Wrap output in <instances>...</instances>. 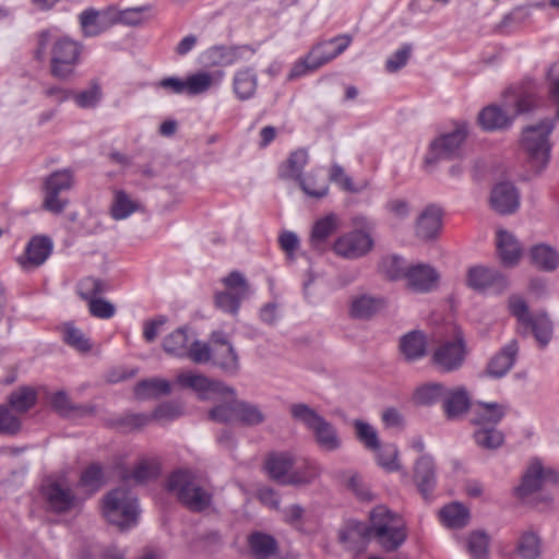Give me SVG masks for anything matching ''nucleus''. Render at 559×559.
Instances as JSON below:
<instances>
[{
  "label": "nucleus",
  "instance_id": "obj_5",
  "mask_svg": "<svg viewBox=\"0 0 559 559\" xmlns=\"http://www.w3.org/2000/svg\"><path fill=\"white\" fill-rule=\"evenodd\" d=\"M555 126V119L546 118L536 124L526 127L522 132L521 145L530 167L535 173L544 170L549 163L552 146L549 135Z\"/></svg>",
  "mask_w": 559,
  "mask_h": 559
},
{
  "label": "nucleus",
  "instance_id": "obj_9",
  "mask_svg": "<svg viewBox=\"0 0 559 559\" xmlns=\"http://www.w3.org/2000/svg\"><path fill=\"white\" fill-rule=\"evenodd\" d=\"M467 134V123L462 121L457 122L451 132L442 133L433 139L425 157V164L429 166L442 159L461 157Z\"/></svg>",
  "mask_w": 559,
  "mask_h": 559
},
{
  "label": "nucleus",
  "instance_id": "obj_39",
  "mask_svg": "<svg viewBox=\"0 0 559 559\" xmlns=\"http://www.w3.org/2000/svg\"><path fill=\"white\" fill-rule=\"evenodd\" d=\"M163 349L175 357L185 358L188 353L190 341L187 329L178 328L163 340Z\"/></svg>",
  "mask_w": 559,
  "mask_h": 559
},
{
  "label": "nucleus",
  "instance_id": "obj_30",
  "mask_svg": "<svg viewBox=\"0 0 559 559\" xmlns=\"http://www.w3.org/2000/svg\"><path fill=\"white\" fill-rule=\"evenodd\" d=\"M225 73L222 70L214 72L199 71L186 79V93L194 96L207 92L213 85L221 84Z\"/></svg>",
  "mask_w": 559,
  "mask_h": 559
},
{
  "label": "nucleus",
  "instance_id": "obj_31",
  "mask_svg": "<svg viewBox=\"0 0 559 559\" xmlns=\"http://www.w3.org/2000/svg\"><path fill=\"white\" fill-rule=\"evenodd\" d=\"M441 228V211L436 205L427 206L419 215L416 235L424 240L435 238Z\"/></svg>",
  "mask_w": 559,
  "mask_h": 559
},
{
  "label": "nucleus",
  "instance_id": "obj_35",
  "mask_svg": "<svg viewBox=\"0 0 559 559\" xmlns=\"http://www.w3.org/2000/svg\"><path fill=\"white\" fill-rule=\"evenodd\" d=\"M214 396L224 397L225 400L210 409L209 418L219 424L236 423V403L238 402L236 393L214 394Z\"/></svg>",
  "mask_w": 559,
  "mask_h": 559
},
{
  "label": "nucleus",
  "instance_id": "obj_43",
  "mask_svg": "<svg viewBox=\"0 0 559 559\" xmlns=\"http://www.w3.org/2000/svg\"><path fill=\"white\" fill-rule=\"evenodd\" d=\"M475 443L485 450H497L504 442V435L496 427L477 426L473 433Z\"/></svg>",
  "mask_w": 559,
  "mask_h": 559
},
{
  "label": "nucleus",
  "instance_id": "obj_19",
  "mask_svg": "<svg viewBox=\"0 0 559 559\" xmlns=\"http://www.w3.org/2000/svg\"><path fill=\"white\" fill-rule=\"evenodd\" d=\"M353 37L347 34L337 35L314 45L309 51L310 67L319 69L342 55L352 44Z\"/></svg>",
  "mask_w": 559,
  "mask_h": 559
},
{
  "label": "nucleus",
  "instance_id": "obj_17",
  "mask_svg": "<svg viewBox=\"0 0 559 559\" xmlns=\"http://www.w3.org/2000/svg\"><path fill=\"white\" fill-rule=\"evenodd\" d=\"M373 240L362 230H352L341 235L333 243L334 252L345 259H359L371 251Z\"/></svg>",
  "mask_w": 559,
  "mask_h": 559
},
{
  "label": "nucleus",
  "instance_id": "obj_45",
  "mask_svg": "<svg viewBox=\"0 0 559 559\" xmlns=\"http://www.w3.org/2000/svg\"><path fill=\"white\" fill-rule=\"evenodd\" d=\"M532 263L544 271H554L559 264V254L549 246L537 245L531 250Z\"/></svg>",
  "mask_w": 559,
  "mask_h": 559
},
{
  "label": "nucleus",
  "instance_id": "obj_33",
  "mask_svg": "<svg viewBox=\"0 0 559 559\" xmlns=\"http://www.w3.org/2000/svg\"><path fill=\"white\" fill-rule=\"evenodd\" d=\"M258 87V75L253 68L247 67L236 71L233 79V90L240 100L251 99Z\"/></svg>",
  "mask_w": 559,
  "mask_h": 559
},
{
  "label": "nucleus",
  "instance_id": "obj_51",
  "mask_svg": "<svg viewBox=\"0 0 559 559\" xmlns=\"http://www.w3.org/2000/svg\"><path fill=\"white\" fill-rule=\"evenodd\" d=\"M516 552L523 559H536L540 555V538L533 531L524 532L518 542Z\"/></svg>",
  "mask_w": 559,
  "mask_h": 559
},
{
  "label": "nucleus",
  "instance_id": "obj_24",
  "mask_svg": "<svg viewBox=\"0 0 559 559\" xmlns=\"http://www.w3.org/2000/svg\"><path fill=\"white\" fill-rule=\"evenodd\" d=\"M467 285L475 290L493 288L497 292H501L508 286V280L497 270L474 266L468 270Z\"/></svg>",
  "mask_w": 559,
  "mask_h": 559
},
{
  "label": "nucleus",
  "instance_id": "obj_22",
  "mask_svg": "<svg viewBox=\"0 0 559 559\" xmlns=\"http://www.w3.org/2000/svg\"><path fill=\"white\" fill-rule=\"evenodd\" d=\"M43 495L49 509L57 513L68 512L81 503V499L69 487L57 481L44 485Z\"/></svg>",
  "mask_w": 559,
  "mask_h": 559
},
{
  "label": "nucleus",
  "instance_id": "obj_56",
  "mask_svg": "<svg viewBox=\"0 0 559 559\" xmlns=\"http://www.w3.org/2000/svg\"><path fill=\"white\" fill-rule=\"evenodd\" d=\"M104 481L103 468L99 464L93 463L81 474L79 486L87 488L90 493L97 491Z\"/></svg>",
  "mask_w": 559,
  "mask_h": 559
},
{
  "label": "nucleus",
  "instance_id": "obj_49",
  "mask_svg": "<svg viewBox=\"0 0 559 559\" xmlns=\"http://www.w3.org/2000/svg\"><path fill=\"white\" fill-rule=\"evenodd\" d=\"M408 267L405 260L397 254L383 257L380 262V271L392 281L405 280Z\"/></svg>",
  "mask_w": 559,
  "mask_h": 559
},
{
  "label": "nucleus",
  "instance_id": "obj_59",
  "mask_svg": "<svg viewBox=\"0 0 559 559\" xmlns=\"http://www.w3.org/2000/svg\"><path fill=\"white\" fill-rule=\"evenodd\" d=\"M63 341L81 352H88L92 348L90 340L84 333L72 324H66L63 330Z\"/></svg>",
  "mask_w": 559,
  "mask_h": 559
},
{
  "label": "nucleus",
  "instance_id": "obj_40",
  "mask_svg": "<svg viewBox=\"0 0 559 559\" xmlns=\"http://www.w3.org/2000/svg\"><path fill=\"white\" fill-rule=\"evenodd\" d=\"M205 64L216 66H230L240 59L237 48H228L225 46H214L205 50L202 55Z\"/></svg>",
  "mask_w": 559,
  "mask_h": 559
},
{
  "label": "nucleus",
  "instance_id": "obj_41",
  "mask_svg": "<svg viewBox=\"0 0 559 559\" xmlns=\"http://www.w3.org/2000/svg\"><path fill=\"white\" fill-rule=\"evenodd\" d=\"M248 544L253 556L260 559L271 557L277 551V542L275 538L262 532L250 534Z\"/></svg>",
  "mask_w": 559,
  "mask_h": 559
},
{
  "label": "nucleus",
  "instance_id": "obj_18",
  "mask_svg": "<svg viewBox=\"0 0 559 559\" xmlns=\"http://www.w3.org/2000/svg\"><path fill=\"white\" fill-rule=\"evenodd\" d=\"M466 357V347L462 337L447 341L439 345L432 355V364L441 372H453L459 370Z\"/></svg>",
  "mask_w": 559,
  "mask_h": 559
},
{
  "label": "nucleus",
  "instance_id": "obj_15",
  "mask_svg": "<svg viewBox=\"0 0 559 559\" xmlns=\"http://www.w3.org/2000/svg\"><path fill=\"white\" fill-rule=\"evenodd\" d=\"M176 382L182 388L195 391L201 400H212L214 394H234V389L224 382L190 371L179 373Z\"/></svg>",
  "mask_w": 559,
  "mask_h": 559
},
{
  "label": "nucleus",
  "instance_id": "obj_55",
  "mask_svg": "<svg viewBox=\"0 0 559 559\" xmlns=\"http://www.w3.org/2000/svg\"><path fill=\"white\" fill-rule=\"evenodd\" d=\"M489 536L484 531H475L467 538V549L473 559H487Z\"/></svg>",
  "mask_w": 559,
  "mask_h": 559
},
{
  "label": "nucleus",
  "instance_id": "obj_50",
  "mask_svg": "<svg viewBox=\"0 0 559 559\" xmlns=\"http://www.w3.org/2000/svg\"><path fill=\"white\" fill-rule=\"evenodd\" d=\"M525 328H531L536 341L545 346L549 343L552 336V324L546 314L533 316L528 322L524 324Z\"/></svg>",
  "mask_w": 559,
  "mask_h": 559
},
{
  "label": "nucleus",
  "instance_id": "obj_37",
  "mask_svg": "<svg viewBox=\"0 0 559 559\" xmlns=\"http://www.w3.org/2000/svg\"><path fill=\"white\" fill-rule=\"evenodd\" d=\"M158 475V466L155 462L142 459L140 460L131 471L126 469L122 473V480L126 484H144Z\"/></svg>",
  "mask_w": 559,
  "mask_h": 559
},
{
  "label": "nucleus",
  "instance_id": "obj_36",
  "mask_svg": "<svg viewBox=\"0 0 559 559\" xmlns=\"http://www.w3.org/2000/svg\"><path fill=\"white\" fill-rule=\"evenodd\" d=\"M400 348L406 360H418L426 354V337L419 331H412L401 338Z\"/></svg>",
  "mask_w": 559,
  "mask_h": 559
},
{
  "label": "nucleus",
  "instance_id": "obj_52",
  "mask_svg": "<svg viewBox=\"0 0 559 559\" xmlns=\"http://www.w3.org/2000/svg\"><path fill=\"white\" fill-rule=\"evenodd\" d=\"M379 466L388 472H395L400 468L399 450L393 443H379V448L373 451Z\"/></svg>",
  "mask_w": 559,
  "mask_h": 559
},
{
  "label": "nucleus",
  "instance_id": "obj_4",
  "mask_svg": "<svg viewBox=\"0 0 559 559\" xmlns=\"http://www.w3.org/2000/svg\"><path fill=\"white\" fill-rule=\"evenodd\" d=\"M168 491L176 495L178 500L188 509L201 512L212 502V493L203 480L194 472L187 468L174 471L167 479Z\"/></svg>",
  "mask_w": 559,
  "mask_h": 559
},
{
  "label": "nucleus",
  "instance_id": "obj_7",
  "mask_svg": "<svg viewBox=\"0 0 559 559\" xmlns=\"http://www.w3.org/2000/svg\"><path fill=\"white\" fill-rule=\"evenodd\" d=\"M103 513L109 523L121 531L129 530L138 523V499L129 489L118 487L104 498Z\"/></svg>",
  "mask_w": 559,
  "mask_h": 559
},
{
  "label": "nucleus",
  "instance_id": "obj_26",
  "mask_svg": "<svg viewBox=\"0 0 559 559\" xmlns=\"http://www.w3.org/2000/svg\"><path fill=\"white\" fill-rule=\"evenodd\" d=\"M414 481L418 491L427 500L437 483L436 466L430 455H423L417 460L414 468Z\"/></svg>",
  "mask_w": 559,
  "mask_h": 559
},
{
  "label": "nucleus",
  "instance_id": "obj_48",
  "mask_svg": "<svg viewBox=\"0 0 559 559\" xmlns=\"http://www.w3.org/2000/svg\"><path fill=\"white\" fill-rule=\"evenodd\" d=\"M236 409V423L241 425L255 426L265 419L263 412L254 404L238 400Z\"/></svg>",
  "mask_w": 559,
  "mask_h": 559
},
{
  "label": "nucleus",
  "instance_id": "obj_14",
  "mask_svg": "<svg viewBox=\"0 0 559 559\" xmlns=\"http://www.w3.org/2000/svg\"><path fill=\"white\" fill-rule=\"evenodd\" d=\"M213 344V365L228 376H236L240 370L239 356L224 331L211 334Z\"/></svg>",
  "mask_w": 559,
  "mask_h": 559
},
{
  "label": "nucleus",
  "instance_id": "obj_61",
  "mask_svg": "<svg viewBox=\"0 0 559 559\" xmlns=\"http://www.w3.org/2000/svg\"><path fill=\"white\" fill-rule=\"evenodd\" d=\"M329 178L332 182L337 185L342 190L346 192L356 193L359 191L354 186L353 179L348 175H346L344 168L337 163H333L331 165Z\"/></svg>",
  "mask_w": 559,
  "mask_h": 559
},
{
  "label": "nucleus",
  "instance_id": "obj_44",
  "mask_svg": "<svg viewBox=\"0 0 559 559\" xmlns=\"http://www.w3.org/2000/svg\"><path fill=\"white\" fill-rule=\"evenodd\" d=\"M139 207V204L133 201L130 195L123 190H117L114 193V199L110 206V215L116 221L128 218Z\"/></svg>",
  "mask_w": 559,
  "mask_h": 559
},
{
  "label": "nucleus",
  "instance_id": "obj_21",
  "mask_svg": "<svg viewBox=\"0 0 559 559\" xmlns=\"http://www.w3.org/2000/svg\"><path fill=\"white\" fill-rule=\"evenodd\" d=\"M116 22L110 10H96L94 8H87L79 14V24L83 37H96L108 28H110Z\"/></svg>",
  "mask_w": 559,
  "mask_h": 559
},
{
  "label": "nucleus",
  "instance_id": "obj_25",
  "mask_svg": "<svg viewBox=\"0 0 559 559\" xmlns=\"http://www.w3.org/2000/svg\"><path fill=\"white\" fill-rule=\"evenodd\" d=\"M492 209L502 215L514 213L520 206V194L518 189L510 182L497 183L490 194Z\"/></svg>",
  "mask_w": 559,
  "mask_h": 559
},
{
  "label": "nucleus",
  "instance_id": "obj_28",
  "mask_svg": "<svg viewBox=\"0 0 559 559\" xmlns=\"http://www.w3.org/2000/svg\"><path fill=\"white\" fill-rule=\"evenodd\" d=\"M497 249L504 266H514L519 263L522 255V247L511 233L504 229L498 230Z\"/></svg>",
  "mask_w": 559,
  "mask_h": 559
},
{
  "label": "nucleus",
  "instance_id": "obj_32",
  "mask_svg": "<svg viewBox=\"0 0 559 559\" xmlns=\"http://www.w3.org/2000/svg\"><path fill=\"white\" fill-rule=\"evenodd\" d=\"M337 228L338 219L333 213L318 219L312 227L310 236L311 247L318 251L324 250L328 239L337 230Z\"/></svg>",
  "mask_w": 559,
  "mask_h": 559
},
{
  "label": "nucleus",
  "instance_id": "obj_16",
  "mask_svg": "<svg viewBox=\"0 0 559 559\" xmlns=\"http://www.w3.org/2000/svg\"><path fill=\"white\" fill-rule=\"evenodd\" d=\"M176 382L182 388L195 391L201 400H212L214 394H234V389L224 382L190 371L179 373Z\"/></svg>",
  "mask_w": 559,
  "mask_h": 559
},
{
  "label": "nucleus",
  "instance_id": "obj_12",
  "mask_svg": "<svg viewBox=\"0 0 559 559\" xmlns=\"http://www.w3.org/2000/svg\"><path fill=\"white\" fill-rule=\"evenodd\" d=\"M293 465L294 459L287 452L271 454L265 463L270 477L283 485H306L316 479L317 471L313 466L309 467L306 476H300V473H288Z\"/></svg>",
  "mask_w": 559,
  "mask_h": 559
},
{
  "label": "nucleus",
  "instance_id": "obj_46",
  "mask_svg": "<svg viewBox=\"0 0 559 559\" xmlns=\"http://www.w3.org/2000/svg\"><path fill=\"white\" fill-rule=\"evenodd\" d=\"M447 386L440 382H429L419 388L414 393V401L419 405H432L444 399Z\"/></svg>",
  "mask_w": 559,
  "mask_h": 559
},
{
  "label": "nucleus",
  "instance_id": "obj_57",
  "mask_svg": "<svg viewBox=\"0 0 559 559\" xmlns=\"http://www.w3.org/2000/svg\"><path fill=\"white\" fill-rule=\"evenodd\" d=\"M185 358H189L194 364H206L209 361L213 364V344L194 340L190 343Z\"/></svg>",
  "mask_w": 559,
  "mask_h": 559
},
{
  "label": "nucleus",
  "instance_id": "obj_11",
  "mask_svg": "<svg viewBox=\"0 0 559 559\" xmlns=\"http://www.w3.org/2000/svg\"><path fill=\"white\" fill-rule=\"evenodd\" d=\"M73 185L74 175L69 168L56 170L50 174L44 183V209L55 214L62 213L68 205V200L61 199L59 194L69 191Z\"/></svg>",
  "mask_w": 559,
  "mask_h": 559
},
{
  "label": "nucleus",
  "instance_id": "obj_1",
  "mask_svg": "<svg viewBox=\"0 0 559 559\" xmlns=\"http://www.w3.org/2000/svg\"><path fill=\"white\" fill-rule=\"evenodd\" d=\"M84 45L55 29H43L35 36L34 59L43 62L49 59L50 74L58 80H68L81 63Z\"/></svg>",
  "mask_w": 559,
  "mask_h": 559
},
{
  "label": "nucleus",
  "instance_id": "obj_47",
  "mask_svg": "<svg viewBox=\"0 0 559 559\" xmlns=\"http://www.w3.org/2000/svg\"><path fill=\"white\" fill-rule=\"evenodd\" d=\"M440 516L447 526L461 528L467 524L469 512L463 504L455 502L442 508Z\"/></svg>",
  "mask_w": 559,
  "mask_h": 559
},
{
  "label": "nucleus",
  "instance_id": "obj_53",
  "mask_svg": "<svg viewBox=\"0 0 559 559\" xmlns=\"http://www.w3.org/2000/svg\"><path fill=\"white\" fill-rule=\"evenodd\" d=\"M36 392L29 386L14 390L9 396L10 406L17 413H25L34 406Z\"/></svg>",
  "mask_w": 559,
  "mask_h": 559
},
{
  "label": "nucleus",
  "instance_id": "obj_6",
  "mask_svg": "<svg viewBox=\"0 0 559 559\" xmlns=\"http://www.w3.org/2000/svg\"><path fill=\"white\" fill-rule=\"evenodd\" d=\"M294 420L302 424L313 435L320 449L329 452L342 447V439L333 424L305 403H295L289 407Z\"/></svg>",
  "mask_w": 559,
  "mask_h": 559
},
{
  "label": "nucleus",
  "instance_id": "obj_54",
  "mask_svg": "<svg viewBox=\"0 0 559 559\" xmlns=\"http://www.w3.org/2000/svg\"><path fill=\"white\" fill-rule=\"evenodd\" d=\"M357 439L367 450L376 451L379 448V437L377 430L368 423L356 419L353 423Z\"/></svg>",
  "mask_w": 559,
  "mask_h": 559
},
{
  "label": "nucleus",
  "instance_id": "obj_23",
  "mask_svg": "<svg viewBox=\"0 0 559 559\" xmlns=\"http://www.w3.org/2000/svg\"><path fill=\"white\" fill-rule=\"evenodd\" d=\"M406 286L411 290L418 294H426L433 290L438 286V272L425 263L409 265L406 276Z\"/></svg>",
  "mask_w": 559,
  "mask_h": 559
},
{
  "label": "nucleus",
  "instance_id": "obj_63",
  "mask_svg": "<svg viewBox=\"0 0 559 559\" xmlns=\"http://www.w3.org/2000/svg\"><path fill=\"white\" fill-rule=\"evenodd\" d=\"M412 53V45L403 44L391 57L385 61V70L390 73L396 72L406 66Z\"/></svg>",
  "mask_w": 559,
  "mask_h": 559
},
{
  "label": "nucleus",
  "instance_id": "obj_38",
  "mask_svg": "<svg viewBox=\"0 0 559 559\" xmlns=\"http://www.w3.org/2000/svg\"><path fill=\"white\" fill-rule=\"evenodd\" d=\"M171 391L170 383L162 378H150L140 381L134 388V394L139 400H147L160 395H167Z\"/></svg>",
  "mask_w": 559,
  "mask_h": 559
},
{
  "label": "nucleus",
  "instance_id": "obj_34",
  "mask_svg": "<svg viewBox=\"0 0 559 559\" xmlns=\"http://www.w3.org/2000/svg\"><path fill=\"white\" fill-rule=\"evenodd\" d=\"M384 306L382 298L362 294L353 298L349 314L354 319L367 320L374 316Z\"/></svg>",
  "mask_w": 559,
  "mask_h": 559
},
{
  "label": "nucleus",
  "instance_id": "obj_42",
  "mask_svg": "<svg viewBox=\"0 0 559 559\" xmlns=\"http://www.w3.org/2000/svg\"><path fill=\"white\" fill-rule=\"evenodd\" d=\"M478 406L479 411L473 419L476 426L496 427L506 415L504 407L498 403L478 402Z\"/></svg>",
  "mask_w": 559,
  "mask_h": 559
},
{
  "label": "nucleus",
  "instance_id": "obj_62",
  "mask_svg": "<svg viewBox=\"0 0 559 559\" xmlns=\"http://www.w3.org/2000/svg\"><path fill=\"white\" fill-rule=\"evenodd\" d=\"M183 414L182 406L177 402H165L159 404L151 414L152 419L170 421Z\"/></svg>",
  "mask_w": 559,
  "mask_h": 559
},
{
  "label": "nucleus",
  "instance_id": "obj_20",
  "mask_svg": "<svg viewBox=\"0 0 559 559\" xmlns=\"http://www.w3.org/2000/svg\"><path fill=\"white\" fill-rule=\"evenodd\" d=\"M518 353V342L515 340L510 341L488 360L480 377L490 379L503 378L514 366Z\"/></svg>",
  "mask_w": 559,
  "mask_h": 559
},
{
  "label": "nucleus",
  "instance_id": "obj_29",
  "mask_svg": "<svg viewBox=\"0 0 559 559\" xmlns=\"http://www.w3.org/2000/svg\"><path fill=\"white\" fill-rule=\"evenodd\" d=\"M52 252V241L50 238L41 236L34 237L27 245L25 259L22 265L25 269L37 267L41 265Z\"/></svg>",
  "mask_w": 559,
  "mask_h": 559
},
{
  "label": "nucleus",
  "instance_id": "obj_8",
  "mask_svg": "<svg viewBox=\"0 0 559 559\" xmlns=\"http://www.w3.org/2000/svg\"><path fill=\"white\" fill-rule=\"evenodd\" d=\"M309 155L307 150L298 148L289 154L287 159L278 166V177L283 180L297 181L300 189L309 197L321 199L329 192L328 183H322L318 188L310 186V179L313 178V171H310L306 177L302 176V170L308 164Z\"/></svg>",
  "mask_w": 559,
  "mask_h": 559
},
{
  "label": "nucleus",
  "instance_id": "obj_13",
  "mask_svg": "<svg viewBox=\"0 0 559 559\" xmlns=\"http://www.w3.org/2000/svg\"><path fill=\"white\" fill-rule=\"evenodd\" d=\"M559 474L551 467H544L538 460H534L528 465L522 477L521 484L514 489V493L520 499H525L536 491L540 490L547 484H557Z\"/></svg>",
  "mask_w": 559,
  "mask_h": 559
},
{
  "label": "nucleus",
  "instance_id": "obj_2",
  "mask_svg": "<svg viewBox=\"0 0 559 559\" xmlns=\"http://www.w3.org/2000/svg\"><path fill=\"white\" fill-rule=\"evenodd\" d=\"M367 526L360 522H348L338 534L341 543L350 546L361 537H372L385 550L397 549L406 539L405 524L397 514L384 506L376 507Z\"/></svg>",
  "mask_w": 559,
  "mask_h": 559
},
{
  "label": "nucleus",
  "instance_id": "obj_64",
  "mask_svg": "<svg viewBox=\"0 0 559 559\" xmlns=\"http://www.w3.org/2000/svg\"><path fill=\"white\" fill-rule=\"evenodd\" d=\"M21 429V420L7 406L0 405V433L15 435Z\"/></svg>",
  "mask_w": 559,
  "mask_h": 559
},
{
  "label": "nucleus",
  "instance_id": "obj_10",
  "mask_svg": "<svg viewBox=\"0 0 559 559\" xmlns=\"http://www.w3.org/2000/svg\"><path fill=\"white\" fill-rule=\"evenodd\" d=\"M222 282L225 289L215 294L214 304L223 312L236 316L241 302L250 295L249 284L246 277L237 271L231 272Z\"/></svg>",
  "mask_w": 559,
  "mask_h": 559
},
{
  "label": "nucleus",
  "instance_id": "obj_60",
  "mask_svg": "<svg viewBox=\"0 0 559 559\" xmlns=\"http://www.w3.org/2000/svg\"><path fill=\"white\" fill-rule=\"evenodd\" d=\"M50 403L52 408L61 416L70 417L75 413H80L83 411L82 406H76L72 404L68 395L60 391L57 393H53Z\"/></svg>",
  "mask_w": 559,
  "mask_h": 559
},
{
  "label": "nucleus",
  "instance_id": "obj_27",
  "mask_svg": "<svg viewBox=\"0 0 559 559\" xmlns=\"http://www.w3.org/2000/svg\"><path fill=\"white\" fill-rule=\"evenodd\" d=\"M471 406V397L465 386L447 388L443 399V411L449 419H455L467 413Z\"/></svg>",
  "mask_w": 559,
  "mask_h": 559
},
{
  "label": "nucleus",
  "instance_id": "obj_3",
  "mask_svg": "<svg viewBox=\"0 0 559 559\" xmlns=\"http://www.w3.org/2000/svg\"><path fill=\"white\" fill-rule=\"evenodd\" d=\"M539 99L530 84L512 86L503 94L502 107L489 105L478 114V123L485 131L503 130L513 123L519 115L537 108Z\"/></svg>",
  "mask_w": 559,
  "mask_h": 559
},
{
  "label": "nucleus",
  "instance_id": "obj_58",
  "mask_svg": "<svg viewBox=\"0 0 559 559\" xmlns=\"http://www.w3.org/2000/svg\"><path fill=\"white\" fill-rule=\"evenodd\" d=\"M75 104L81 108H94L102 99V88L98 83L92 82L88 88L72 94Z\"/></svg>",
  "mask_w": 559,
  "mask_h": 559
}]
</instances>
